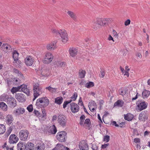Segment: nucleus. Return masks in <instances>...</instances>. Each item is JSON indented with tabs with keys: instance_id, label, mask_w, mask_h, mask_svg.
<instances>
[{
	"instance_id": "nucleus-13",
	"label": "nucleus",
	"mask_w": 150,
	"mask_h": 150,
	"mask_svg": "<svg viewBox=\"0 0 150 150\" xmlns=\"http://www.w3.org/2000/svg\"><path fill=\"white\" fill-rule=\"evenodd\" d=\"M147 112L146 111L142 112L139 115V120L142 121H145L148 118Z\"/></svg>"
},
{
	"instance_id": "nucleus-37",
	"label": "nucleus",
	"mask_w": 150,
	"mask_h": 150,
	"mask_svg": "<svg viewBox=\"0 0 150 150\" xmlns=\"http://www.w3.org/2000/svg\"><path fill=\"white\" fill-rule=\"evenodd\" d=\"M9 98L7 95L3 94L0 97V100L2 101H5L6 102L8 98Z\"/></svg>"
},
{
	"instance_id": "nucleus-20",
	"label": "nucleus",
	"mask_w": 150,
	"mask_h": 150,
	"mask_svg": "<svg viewBox=\"0 0 150 150\" xmlns=\"http://www.w3.org/2000/svg\"><path fill=\"white\" fill-rule=\"evenodd\" d=\"M25 111V110L23 108H19L15 110L13 113L16 115H19L23 114Z\"/></svg>"
},
{
	"instance_id": "nucleus-36",
	"label": "nucleus",
	"mask_w": 150,
	"mask_h": 150,
	"mask_svg": "<svg viewBox=\"0 0 150 150\" xmlns=\"http://www.w3.org/2000/svg\"><path fill=\"white\" fill-rule=\"evenodd\" d=\"M54 65H56L55 67L57 66L60 67L64 66L65 65V64L64 62H61L60 61H57L55 62Z\"/></svg>"
},
{
	"instance_id": "nucleus-19",
	"label": "nucleus",
	"mask_w": 150,
	"mask_h": 150,
	"mask_svg": "<svg viewBox=\"0 0 150 150\" xmlns=\"http://www.w3.org/2000/svg\"><path fill=\"white\" fill-rule=\"evenodd\" d=\"M19 54L16 51H14L13 54V57L14 60L15 61L16 63L17 64H19L20 62L18 60V57Z\"/></svg>"
},
{
	"instance_id": "nucleus-42",
	"label": "nucleus",
	"mask_w": 150,
	"mask_h": 150,
	"mask_svg": "<svg viewBox=\"0 0 150 150\" xmlns=\"http://www.w3.org/2000/svg\"><path fill=\"white\" fill-rule=\"evenodd\" d=\"M94 86V84L93 82H89L86 83L85 85V86L88 88H89Z\"/></svg>"
},
{
	"instance_id": "nucleus-47",
	"label": "nucleus",
	"mask_w": 150,
	"mask_h": 150,
	"mask_svg": "<svg viewBox=\"0 0 150 150\" xmlns=\"http://www.w3.org/2000/svg\"><path fill=\"white\" fill-rule=\"evenodd\" d=\"M91 148L93 150H98V146L96 144H93L92 145Z\"/></svg>"
},
{
	"instance_id": "nucleus-29",
	"label": "nucleus",
	"mask_w": 150,
	"mask_h": 150,
	"mask_svg": "<svg viewBox=\"0 0 150 150\" xmlns=\"http://www.w3.org/2000/svg\"><path fill=\"white\" fill-rule=\"evenodd\" d=\"M124 103V102L122 100H117L114 104V106L122 107Z\"/></svg>"
},
{
	"instance_id": "nucleus-34",
	"label": "nucleus",
	"mask_w": 150,
	"mask_h": 150,
	"mask_svg": "<svg viewBox=\"0 0 150 150\" xmlns=\"http://www.w3.org/2000/svg\"><path fill=\"white\" fill-rule=\"evenodd\" d=\"M41 88L39 89L38 90H36V91H34V98L33 99V100H34L35 99L37 98V97L39 96L40 95V93L41 92Z\"/></svg>"
},
{
	"instance_id": "nucleus-58",
	"label": "nucleus",
	"mask_w": 150,
	"mask_h": 150,
	"mask_svg": "<svg viewBox=\"0 0 150 150\" xmlns=\"http://www.w3.org/2000/svg\"><path fill=\"white\" fill-rule=\"evenodd\" d=\"M130 21L129 19H128L126 20L125 23V25L126 26H127L128 25L130 24Z\"/></svg>"
},
{
	"instance_id": "nucleus-35",
	"label": "nucleus",
	"mask_w": 150,
	"mask_h": 150,
	"mask_svg": "<svg viewBox=\"0 0 150 150\" xmlns=\"http://www.w3.org/2000/svg\"><path fill=\"white\" fill-rule=\"evenodd\" d=\"M45 89L48 90L50 92L52 93L56 92L57 89V88L52 87L50 86L46 87Z\"/></svg>"
},
{
	"instance_id": "nucleus-41",
	"label": "nucleus",
	"mask_w": 150,
	"mask_h": 150,
	"mask_svg": "<svg viewBox=\"0 0 150 150\" xmlns=\"http://www.w3.org/2000/svg\"><path fill=\"white\" fill-rule=\"evenodd\" d=\"M86 74V71L83 70L79 71V76L80 78H83L84 77Z\"/></svg>"
},
{
	"instance_id": "nucleus-64",
	"label": "nucleus",
	"mask_w": 150,
	"mask_h": 150,
	"mask_svg": "<svg viewBox=\"0 0 150 150\" xmlns=\"http://www.w3.org/2000/svg\"><path fill=\"white\" fill-rule=\"evenodd\" d=\"M57 118V116L56 115H54L53 116L52 120V121H53L54 120H56Z\"/></svg>"
},
{
	"instance_id": "nucleus-17",
	"label": "nucleus",
	"mask_w": 150,
	"mask_h": 150,
	"mask_svg": "<svg viewBox=\"0 0 150 150\" xmlns=\"http://www.w3.org/2000/svg\"><path fill=\"white\" fill-rule=\"evenodd\" d=\"M69 53L70 55L72 57L75 56L77 53L78 50L75 47L70 48L69 49Z\"/></svg>"
},
{
	"instance_id": "nucleus-48",
	"label": "nucleus",
	"mask_w": 150,
	"mask_h": 150,
	"mask_svg": "<svg viewBox=\"0 0 150 150\" xmlns=\"http://www.w3.org/2000/svg\"><path fill=\"white\" fill-rule=\"evenodd\" d=\"M119 93L120 95L123 96L126 94V91L125 90L121 89L119 90Z\"/></svg>"
},
{
	"instance_id": "nucleus-59",
	"label": "nucleus",
	"mask_w": 150,
	"mask_h": 150,
	"mask_svg": "<svg viewBox=\"0 0 150 150\" xmlns=\"http://www.w3.org/2000/svg\"><path fill=\"white\" fill-rule=\"evenodd\" d=\"M140 142V140L139 138H135L134 139V142L136 143H139Z\"/></svg>"
},
{
	"instance_id": "nucleus-46",
	"label": "nucleus",
	"mask_w": 150,
	"mask_h": 150,
	"mask_svg": "<svg viewBox=\"0 0 150 150\" xmlns=\"http://www.w3.org/2000/svg\"><path fill=\"white\" fill-rule=\"evenodd\" d=\"M72 101L71 100H68L65 101L63 104V108H65L67 107V105L69 103H70Z\"/></svg>"
},
{
	"instance_id": "nucleus-39",
	"label": "nucleus",
	"mask_w": 150,
	"mask_h": 150,
	"mask_svg": "<svg viewBox=\"0 0 150 150\" xmlns=\"http://www.w3.org/2000/svg\"><path fill=\"white\" fill-rule=\"evenodd\" d=\"M85 118L86 117L84 115H82L80 117V121L79 124L81 125H83L84 121Z\"/></svg>"
},
{
	"instance_id": "nucleus-9",
	"label": "nucleus",
	"mask_w": 150,
	"mask_h": 150,
	"mask_svg": "<svg viewBox=\"0 0 150 150\" xmlns=\"http://www.w3.org/2000/svg\"><path fill=\"white\" fill-rule=\"evenodd\" d=\"M59 35L62 38L63 42L65 43L68 41V35L67 32L65 30H62V31H61Z\"/></svg>"
},
{
	"instance_id": "nucleus-31",
	"label": "nucleus",
	"mask_w": 150,
	"mask_h": 150,
	"mask_svg": "<svg viewBox=\"0 0 150 150\" xmlns=\"http://www.w3.org/2000/svg\"><path fill=\"white\" fill-rule=\"evenodd\" d=\"M124 119L128 121H131L133 118V115H132L128 113L126 115H124Z\"/></svg>"
},
{
	"instance_id": "nucleus-62",
	"label": "nucleus",
	"mask_w": 150,
	"mask_h": 150,
	"mask_svg": "<svg viewBox=\"0 0 150 150\" xmlns=\"http://www.w3.org/2000/svg\"><path fill=\"white\" fill-rule=\"evenodd\" d=\"M113 33L115 37H117L118 36V34L115 30H113Z\"/></svg>"
},
{
	"instance_id": "nucleus-5",
	"label": "nucleus",
	"mask_w": 150,
	"mask_h": 150,
	"mask_svg": "<svg viewBox=\"0 0 150 150\" xmlns=\"http://www.w3.org/2000/svg\"><path fill=\"white\" fill-rule=\"evenodd\" d=\"M29 132L25 129L20 131L19 134V137L20 139L22 141H25L29 139Z\"/></svg>"
},
{
	"instance_id": "nucleus-15",
	"label": "nucleus",
	"mask_w": 150,
	"mask_h": 150,
	"mask_svg": "<svg viewBox=\"0 0 150 150\" xmlns=\"http://www.w3.org/2000/svg\"><path fill=\"white\" fill-rule=\"evenodd\" d=\"M79 146L80 150H87L88 149V144L84 141H82L81 142Z\"/></svg>"
},
{
	"instance_id": "nucleus-56",
	"label": "nucleus",
	"mask_w": 150,
	"mask_h": 150,
	"mask_svg": "<svg viewBox=\"0 0 150 150\" xmlns=\"http://www.w3.org/2000/svg\"><path fill=\"white\" fill-rule=\"evenodd\" d=\"M90 122V121L89 119L87 118L86 119L84 122V124L87 125H89Z\"/></svg>"
},
{
	"instance_id": "nucleus-2",
	"label": "nucleus",
	"mask_w": 150,
	"mask_h": 150,
	"mask_svg": "<svg viewBox=\"0 0 150 150\" xmlns=\"http://www.w3.org/2000/svg\"><path fill=\"white\" fill-rule=\"evenodd\" d=\"M49 100L46 97H42L37 99L36 105L38 108L47 106L49 104Z\"/></svg>"
},
{
	"instance_id": "nucleus-40",
	"label": "nucleus",
	"mask_w": 150,
	"mask_h": 150,
	"mask_svg": "<svg viewBox=\"0 0 150 150\" xmlns=\"http://www.w3.org/2000/svg\"><path fill=\"white\" fill-rule=\"evenodd\" d=\"M57 129L55 125H53L50 129V131L52 134H55L57 132Z\"/></svg>"
},
{
	"instance_id": "nucleus-27",
	"label": "nucleus",
	"mask_w": 150,
	"mask_h": 150,
	"mask_svg": "<svg viewBox=\"0 0 150 150\" xmlns=\"http://www.w3.org/2000/svg\"><path fill=\"white\" fill-rule=\"evenodd\" d=\"M63 101V99L62 97H58L54 98V102L57 104L60 105L61 104Z\"/></svg>"
},
{
	"instance_id": "nucleus-49",
	"label": "nucleus",
	"mask_w": 150,
	"mask_h": 150,
	"mask_svg": "<svg viewBox=\"0 0 150 150\" xmlns=\"http://www.w3.org/2000/svg\"><path fill=\"white\" fill-rule=\"evenodd\" d=\"M42 118H43V120L45 119V117L46 116V113L45 110L42 109Z\"/></svg>"
},
{
	"instance_id": "nucleus-45",
	"label": "nucleus",
	"mask_w": 150,
	"mask_h": 150,
	"mask_svg": "<svg viewBox=\"0 0 150 150\" xmlns=\"http://www.w3.org/2000/svg\"><path fill=\"white\" fill-rule=\"evenodd\" d=\"M88 104L92 107L93 106L95 108H97V104L96 102L93 101H91V102L89 103Z\"/></svg>"
},
{
	"instance_id": "nucleus-38",
	"label": "nucleus",
	"mask_w": 150,
	"mask_h": 150,
	"mask_svg": "<svg viewBox=\"0 0 150 150\" xmlns=\"http://www.w3.org/2000/svg\"><path fill=\"white\" fill-rule=\"evenodd\" d=\"M6 129L5 125L0 124V134H3L6 131Z\"/></svg>"
},
{
	"instance_id": "nucleus-57",
	"label": "nucleus",
	"mask_w": 150,
	"mask_h": 150,
	"mask_svg": "<svg viewBox=\"0 0 150 150\" xmlns=\"http://www.w3.org/2000/svg\"><path fill=\"white\" fill-rule=\"evenodd\" d=\"M33 113L35 115L38 116H39L40 115V113L38 110H34Z\"/></svg>"
},
{
	"instance_id": "nucleus-6",
	"label": "nucleus",
	"mask_w": 150,
	"mask_h": 150,
	"mask_svg": "<svg viewBox=\"0 0 150 150\" xmlns=\"http://www.w3.org/2000/svg\"><path fill=\"white\" fill-rule=\"evenodd\" d=\"M57 121L58 123L60 126L63 127H65L67 120L64 116L62 115H59L58 116Z\"/></svg>"
},
{
	"instance_id": "nucleus-54",
	"label": "nucleus",
	"mask_w": 150,
	"mask_h": 150,
	"mask_svg": "<svg viewBox=\"0 0 150 150\" xmlns=\"http://www.w3.org/2000/svg\"><path fill=\"white\" fill-rule=\"evenodd\" d=\"M100 76L101 78H103L105 76V72L103 70H101L100 71Z\"/></svg>"
},
{
	"instance_id": "nucleus-55",
	"label": "nucleus",
	"mask_w": 150,
	"mask_h": 150,
	"mask_svg": "<svg viewBox=\"0 0 150 150\" xmlns=\"http://www.w3.org/2000/svg\"><path fill=\"white\" fill-rule=\"evenodd\" d=\"M11 130L10 129L7 130L5 134L6 136V137H8V136L11 133Z\"/></svg>"
},
{
	"instance_id": "nucleus-63",
	"label": "nucleus",
	"mask_w": 150,
	"mask_h": 150,
	"mask_svg": "<svg viewBox=\"0 0 150 150\" xmlns=\"http://www.w3.org/2000/svg\"><path fill=\"white\" fill-rule=\"evenodd\" d=\"M112 123V125H115L116 127H118L119 126V125L117 124L116 122L115 121H113Z\"/></svg>"
},
{
	"instance_id": "nucleus-10",
	"label": "nucleus",
	"mask_w": 150,
	"mask_h": 150,
	"mask_svg": "<svg viewBox=\"0 0 150 150\" xmlns=\"http://www.w3.org/2000/svg\"><path fill=\"white\" fill-rule=\"evenodd\" d=\"M71 109L73 113H76L78 112L79 108V105L75 103H72L70 104Z\"/></svg>"
},
{
	"instance_id": "nucleus-3",
	"label": "nucleus",
	"mask_w": 150,
	"mask_h": 150,
	"mask_svg": "<svg viewBox=\"0 0 150 150\" xmlns=\"http://www.w3.org/2000/svg\"><path fill=\"white\" fill-rule=\"evenodd\" d=\"M148 103L141 100H138L136 102L137 110L140 111L145 109L147 107Z\"/></svg>"
},
{
	"instance_id": "nucleus-23",
	"label": "nucleus",
	"mask_w": 150,
	"mask_h": 150,
	"mask_svg": "<svg viewBox=\"0 0 150 150\" xmlns=\"http://www.w3.org/2000/svg\"><path fill=\"white\" fill-rule=\"evenodd\" d=\"M67 13L69 16L75 20L77 18L76 14L74 12L68 10Z\"/></svg>"
},
{
	"instance_id": "nucleus-43",
	"label": "nucleus",
	"mask_w": 150,
	"mask_h": 150,
	"mask_svg": "<svg viewBox=\"0 0 150 150\" xmlns=\"http://www.w3.org/2000/svg\"><path fill=\"white\" fill-rule=\"evenodd\" d=\"M77 94L76 93H74L73 96L71 97V99L70 100H71L72 101L75 100L77 97Z\"/></svg>"
},
{
	"instance_id": "nucleus-61",
	"label": "nucleus",
	"mask_w": 150,
	"mask_h": 150,
	"mask_svg": "<svg viewBox=\"0 0 150 150\" xmlns=\"http://www.w3.org/2000/svg\"><path fill=\"white\" fill-rule=\"evenodd\" d=\"M23 84L20 85L19 86H18V87H16V88L17 89L18 91H20V89H21H21L22 88H23Z\"/></svg>"
},
{
	"instance_id": "nucleus-14",
	"label": "nucleus",
	"mask_w": 150,
	"mask_h": 150,
	"mask_svg": "<svg viewBox=\"0 0 150 150\" xmlns=\"http://www.w3.org/2000/svg\"><path fill=\"white\" fill-rule=\"evenodd\" d=\"M18 138L14 134H11L9 138V142L10 144L16 143L18 140Z\"/></svg>"
},
{
	"instance_id": "nucleus-7",
	"label": "nucleus",
	"mask_w": 150,
	"mask_h": 150,
	"mask_svg": "<svg viewBox=\"0 0 150 150\" xmlns=\"http://www.w3.org/2000/svg\"><path fill=\"white\" fill-rule=\"evenodd\" d=\"M53 58V56L52 54L50 52L46 53L44 57V60L43 61L44 63L47 64L51 62Z\"/></svg>"
},
{
	"instance_id": "nucleus-22",
	"label": "nucleus",
	"mask_w": 150,
	"mask_h": 150,
	"mask_svg": "<svg viewBox=\"0 0 150 150\" xmlns=\"http://www.w3.org/2000/svg\"><path fill=\"white\" fill-rule=\"evenodd\" d=\"M34 145L31 142H28L25 146L26 150H34Z\"/></svg>"
},
{
	"instance_id": "nucleus-30",
	"label": "nucleus",
	"mask_w": 150,
	"mask_h": 150,
	"mask_svg": "<svg viewBox=\"0 0 150 150\" xmlns=\"http://www.w3.org/2000/svg\"><path fill=\"white\" fill-rule=\"evenodd\" d=\"M0 107L4 112L6 111L7 110V105L3 102H0Z\"/></svg>"
},
{
	"instance_id": "nucleus-44",
	"label": "nucleus",
	"mask_w": 150,
	"mask_h": 150,
	"mask_svg": "<svg viewBox=\"0 0 150 150\" xmlns=\"http://www.w3.org/2000/svg\"><path fill=\"white\" fill-rule=\"evenodd\" d=\"M20 80L18 78H14L13 80V83L16 85H18L19 84Z\"/></svg>"
},
{
	"instance_id": "nucleus-51",
	"label": "nucleus",
	"mask_w": 150,
	"mask_h": 150,
	"mask_svg": "<svg viewBox=\"0 0 150 150\" xmlns=\"http://www.w3.org/2000/svg\"><path fill=\"white\" fill-rule=\"evenodd\" d=\"M110 139V136L108 135L105 136L103 139V141L107 142H109Z\"/></svg>"
},
{
	"instance_id": "nucleus-52",
	"label": "nucleus",
	"mask_w": 150,
	"mask_h": 150,
	"mask_svg": "<svg viewBox=\"0 0 150 150\" xmlns=\"http://www.w3.org/2000/svg\"><path fill=\"white\" fill-rule=\"evenodd\" d=\"M41 88L39 87V84H35L33 86V90L34 91L38 90L39 89Z\"/></svg>"
},
{
	"instance_id": "nucleus-12",
	"label": "nucleus",
	"mask_w": 150,
	"mask_h": 150,
	"mask_svg": "<svg viewBox=\"0 0 150 150\" xmlns=\"http://www.w3.org/2000/svg\"><path fill=\"white\" fill-rule=\"evenodd\" d=\"M56 41H54L48 44L46 47L47 49L50 51L53 50L56 48Z\"/></svg>"
},
{
	"instance_id": "nucleus-28",
	"label": "nucleus",
	"mask_w": 150,
	"mask_h": 150,
	"mask_svg": "<svg viewBox=\"0 0 150 150\" xmlns=\"http://www.w3.org/2000/svg\"><path fill=\"white\" fill-rule=\"evenodd\" d=\"M150 91L146 90H144L142 92V97L144 99L147 98L150 95Z\"/></svg>"
},
{
	"instance_id": "nucleus-33",
	"label": "nucleus",
	"mask_w": 150,
	"mask_h": 150,
	"mask_svg": "<svg viewBox=\"0 0 150 150\" xmlns=\"http://www.w3.org/2000/svg\"><path fill=\"white\" fill-rule=\"evenodd\" d=\"M1 48L4 49H6L7 50H11L12 49L10 45L7 44H3L2 45Z\"/></svg>"
},
{
	"instance_id": "nucleus-50",
	"label": "nucleus",
	"mask_w": 150,
	"mask_h": 150,
	"mask_svg": "<svg viewBox=\"0 0 150 150\" xmlns=\"http://www.w3.org/2000/svg\"><path fill=\"white\" fill-rule=\"evenodd\" d=\"M27 109L29 112H32L33 110V106L32 105H29L27 108Z\"/></svg>"
},
{
	"instance_id": "nucleus-60",
	"label": "nucleus",
	"mask_w": 150,
	"mask_h": 150,
	"mask_svg": "<svg viewBox=\"0 0 150 150\" xmlns=\"http://www.w3.org/2000/svg\"><path fill=\"white\" fill-rule=\"evenodd\" d=\"M13 72H14V73H15L16 74H21L19 72L18 70L16 69H13Z\"/></svg>"
},
{
	"instance_id": "nucleus-4",
	"label": "nucleus",
	"mask_w": 150,
	"mask_h": 150,
	"mask_svg": "<svg viewBox=\"0 0 150 150\" xmlns=\"http://www.w3.org/2000/svg\"><path fill=\"white\" fill-rule=\"evenodd\" d=\"M67 133L64 131L59 132L57 134L56 137L59 142H65L67 139Z\"/></svg>"
},
{
	"instance_id": "nucleus-53",
	"label": "nucleus",
	"mask_w": 150,
	"mask_h": 150,
	"mask_svg": "<svg viewBox=\"0 0 150 150\" xmlns=\"http://www.w3.org/2000/svg\"><path fill=\"white\" fill-rule=\"evenodd\" d=\"M17 91H18L16 87H13L11 89V92L13 93H14Z\"/></svg>"
},
{
	"instance_id": "nucleus-16",
	"label": "nucleus",
	"mask_w": 150,
	"mask_h": 150,
	"mask_svg": "<svg viewBox=\"0 0 150 150\" xmlns=\"http://www.w3.org/2000/svg\"><path fill=\"white\" fill-rule=\"evenodd\" d=\"M15 98L20 102H23L25 100V96L22 93L16 94Z\"/></svg>"
},
{
	"instance_id": "nucleus-32",
	"label": "nucleus",
	"mask_w": 150,
	"mask_h": 150,
	"mask_svg": "<svg viewBox=\"0 0 150 150\" xmlns=\"http://www.w3.org/2000/svg\"><path fill=\"white\" fill-rule=\"evenodd\" d=\"M23 88L21 89V91L28 96L30 94L29 89L27 88V85H23Z\"/></svg>"
},
{
	"instance_id": "nucleus-8",
	"label": "nucleus",
	"mask_w": 150,
	"mask_h": 150,
	"mask_svg": "<svg viewBox=\"0 0 150 150\" xmlns=\"http://www.w3.org/2000/svg\"><path fill=\"white\" fill-rule=\"evenodd\" d=\"M7 104L11 107L14 108L16 105V102L15 99L13 97L10 96L7 100Z\"/></svg>"
},
{
	"instance_id": "nucleus-18",
	"label": "nucleus",
	"mask_w": 150,
	"mask_h": 150,
	"mask_svg": "<svg viewBox=\"0 0 150 150\" xmlns=\"http://www.w3.org/2000/svg\"><path fill=\"white\" fill-rule=\"evenodd\" d=\"M52 150H69V148L62 145L57 144L55 148Z\"/></svg>"
},
{
	"instance_id": "nucleus-11",
	"label": "nucleus",
	"mask_w": 150,
	"mask_h": 150,
	"mask_svg": "<svg viewBox=\"0 0 150 150\" xmlns=\"http://www.w3.org/2000/svg\"><path fill=\"white\" fill-rule=\"evenodd\" d=\"M25 63L28 66H31L34 62L33 57L31 56L27 57L25 59Z\"/></svg>"
},
{
	"instance_id": "nucleus-24",
	"label": "nucleus",
	"mask_w": 150,
	"mask_h": 150,
	"mask_svg": "<svg viewBox=\"0 0 150 150\" xmlns=\"http://www.w3.org/2000/svg\"><path fill=\"white\" fill-rule=\"evenodd\" d=\"M37 150H44L45 149V145L43 142H40L36 145Z\"/></svg>"
},
{
	"instance_id": "nucleus-21",
	"label": "nucleus",
	"mask_w": 150,
	"mask_h": 150,
	"mask_svg": "<svg viewBox=\"0 0 150 150\" xmlns=\"http://www.w3.org/2000/svg\"><path fill=\"white\" fill-rule=\"evenodd\" d=\"M6 120L7 124L10 125L13 121V117L12 115L9 114L7 115L6 117Z\"/></svg>"
},
{
	"instance_id": "nucleus-1",
	"label": "nucleus",
	"mask_w": 150,
	"mask_h": 150,
	"mask_svg": "<svg viewBox=\"0 0 150 150\" xmlns=\"http://www.w3.org/2000/svg\"><path fill=\"white\" fill-rule=\"evenodd\" d=\"M109 18H97L94 19L92 22V27L95 30L99 28V25L104 26L109 22Z\"/></svg>"
},
{
	"instance_id": "nucleus-26",
	"label": "nucleus",
	"mask_w": 150,
	"mask_h": 150,
	"mask_svg": "<svg viewBox=\"0 0 150 150\" xmlns=\"http://www.w3.org/2000/svg\"><path fill=\"white\" fill-rule=\"evenodd\" d=\"M25 144L22 142H20L17 145L18 150H25Z\"/></svg>"
},
{
	"instance_id": "nucleus-25",
	"label": "nucleus",
	"mask_w": 150,
	"mask_h": 150,
	"mask_svg": "<svg viewBox=\"0 0 150 150\" xmlns=\"http://www.w3.org/2000/svg\"><path fill=\"white\" fill-rule=\"evenodd\" d=\"M62 30H57L54 28H52L51 29L52 33L56 37H57L59 35L61 31H62Z\"/></svg>"
}]
</instances>
